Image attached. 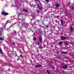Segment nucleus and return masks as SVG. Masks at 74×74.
Listing matches in <instances>:
<instances>
[{"label": "nucleus", "instance_id": "35", "mask_svg": "<svg viewBox=\"0 0 74 74\" xmlns=\"http://www.w3.org/2000/svg\"><path fill=\"white\" fill-rule=\"evenodd\" d=\"M67 14H66L65 15V16H67Z\"/></svg>", "mask_w": 74, "mask_h": 74}, {"label": "nucleus", "instance_id": "24", "mask_svg": "<svg viewBox=\"0 0 74 74\" xmlns=\"http://www.w3.org/2000/svg\"><path fill=\"white\" fill-rule=\"evenodd\" d=\"M51 47L52 48H53V45H51Z\"/></svg>", "mask_w": 74, "mask_h": 74}, {"label": "nucleus", "instance_id": "6", "mask_svg": "<svg viewBox=\"0 0 74 74\" xmlns=\"http://www.w3.org/2000/svg\"><path fill=\"white\" fill-rule=\"evenodd\" d=\"M37 6L38 8L40 10H42V7H40V6L39 5H37Z\"/></svg>", "mask_w": 74, "mask_h": 74}, {"label": "nucleus", "instance_id": "11", "mask_svg": "<svg viewBox=\"0 0 74 74\" xmlns=\"http://www.w3.org/2000/svg\"><path fill=\"white\" fill-rule=\"evenodd\" d=\"M23 11L24 12H28V10H27L26 9H23Z\"/></svg>", "mask_w": 74, "mask_h": 74}, {"label": "nucleus", "instance_id": "16", "mask_svg": "<svg viewBox=\"0 0 74 74\" xmlns=\"http://www.w3.org/2000/svg\"><path fill=\"white\" fill-rule=\"evenodd\" d=\"M0 53H3V51L1 48H0Z\"/></svg>", "mask_w": 74, "mask_h": 74}, {"label": "nucleus", "instance_id": "30", "mask_svg": "<svg viewBox=\"0 0 74 74\" xmlns=\"http://www.w3.org/2000/svg\"><path fill=\"white\" fill-rule=\"evenodd\" d=\"M72 9L73 10H74V7H72Z\"/></svg>", "mask_w": 74, "mask_h": 74}, {"label": "nucleus", "instance_id": "13", "mask_svg": "<svg viewBox=\"0 0 74 74\" xmlns=\"http://www.w3.org/2000/svg\"><path fill=\"white\" fill-rule=\"evenodd\" d=\"M69 42H64V44H65V45H66V46H67V45H69V44L68 43Z\"/></svg>", "mask_w": 74, "mask_h": 74}, {"label": "nucleus", "instance_id": "5", "mask_svg": "<svg viewBox=\"0 0 74 74\" xmlns=\"http://www.w3.org/2000/svg\"><path fill=\"white\" fill-rule=\"evenodd\" d=\"M68 67V66L67 65H66L65 66H64L63 67H62L61 68L62 69H65L66 70L67 68Z\"/></svg>", "mask_w": 74, "mask_h": 74}, {"label": "nucleus", "instance_id": "33", "mask_svg": "<svg viewBox=\"0 0 74 74\" xmlns=\"http://www.w3.org/2000/svg\"><path fill=\"white\" fill-rule=\"evenodd\" d=\"M0 28H1V30H3V28H1V27H0Z\"/></svg>", "mask_w": 74, "mask_h": 74}, {"label": "nucleus", "instance_id": "28", "mask_svg": "<svg viewBox=\"0 0 74 74\" xmlns=\"http://www.w3.org/2000/svg\"><path fill=\"white\" fill-rule=\"evenodd\" d=\"M47 73H49V71L47 70Z\"/></svg>", "mask_w": 74, "mask_h": 74}, {"label": "nucleus", "instance_id": "29", "mask_svg": "<svg viewBox=\"0 0 74 74\" xmlns=\"http://www.w3.org/2000/svg\"><path fill=\"white\" fill-rule=\"evenodd\" d=\"M20 57H22V55H20Z\"/></svg>", "mask_w": 74, "mask_h": 74}, {"label": "nucleus", "instance_id": "3", "mask_svg": "<svg viewBox=\"0 0 74 74\" xmlns=\"http://www.w3.org/2000/svg\"><path fill=\"white\" fill-rule=\"evenodd\" d=\"M39 39L40 43L42 44V37L40 36L39 38Z\"/></svg>", "mask_w": 74, "mask_h": 74}, {"label": "nucleus", "instance_id": "27", "mask_svg": "<svg viewBox=\"0 0 74 74\" xmlns=\"http://www.w3.org/2000/svg\"><path fill=\"white\" fill-rule=\"evenodd\" d=\"M7 31H9V30H10V29H9V28H8L7 29Z\"/></svg>", "mask_w": 74, "mask_h": 74}, {"label": "nucleus", "instance_id": "14", "mask_svg": "<svg viewBox=\"0 0 74 74\" xmlns=\"http://www.w3.org/2000/svg\"><path fill=\"white\" fill-rule=\"evenodd\" d=\"M61 25L62 26H63V21H61Z\"/></svg>", "mask_w": 74, "mask_h": 74}, {"label": "nucleus", "instance_id": "23", "mask_svg": "<svg viewBox=\"0 0 74 74\" xmlns=\"http://www.w3.org/2000/svg\"><path fill=\"white\" fill-rule=\"evenodd\" d=\"M46 1L47 3H48V2H49V0H46Z\"/></svg>", "mask_w": 74, "mask_h": 74}, {"label": "nucleus", "instance_id": "25", "mask_svg": "<svg viewBox=\"0 0 74 74\" xmlns=\"http://www.w3.org/2000/svg\"><path fill=\"white\" fill-rule=\"evenodd\" d=\"M48 26H48V25H46V27H48Z\"/></svg>", "mask_w": 74, "mask_h": 74}, {"label": "nucleus", "instance_id": "21", "mask_svg": "<svg viewBox=\"0 0 74 74\" xmlns=\"http://www.w3.org/2000/svg\"><path fill=\"white\" fill-rule=\"evenodd\" d=\"M58 59H60L61 58H60V56H58Z\"/></svg>", "mask_w": 74, "mask_h": 74}, {"label": "nucleus", "instance_id": "12", "mask_svg": "<svg viewBox=\"0 0 74 74\" xmlns=\"http://www.w3.org/2000/svg\"><path fill=\"white\" fill-rule=\"evenodd\" d=\"M74 30V28H73V26L71 27V32H73Z\"/></svg>", "mask_w": 74, "mask_h": 74}, {"label": "nucleus", "instance_id": "10", "mask_svg": "<svg viewBox=\"0 0 74 74\" xmlns=\"http://www.w3.org/2000/svg\"><path fill=\"white\" fill-rule=\"evenodd\" d=\"M62 54H67L68 53V51H66V52H64L62 51Z\"/></svg>", "mask_w": 74, "mask_h": 74}, {"label": "nucleus", "instance_id": "17", "mask_svg": "<svg viewBox=\"0 0 74 74\" xmlns=\"http://www.w3.org/2000/svg\"><path fill=\"white\" fill-rule=\"evenodd\" d=\"M33 40L34 41H36V40H37V38H36V37H34Z\"/></svg>", "mask_w": 74, "mask_h": 74}, {"label": "nucleus", "instance_id": "2", "mask_svg": "<svg viewBox=\"0 0 74 74\" xmlns=\"http://www.w3.org/2000/svg\"><path fill=\"white\" fill-rule=\"evenodd\" d=\"M61 40H67V38L66 37H65L64 36H61Z\"/></svg>", "mask_w": 74, "mask_h": 74}, {"label": "nucleus", "instance_id": "4", "mask_svg": "<svg viewBox=\"0 0 74 74\" xmlns=\"http://www.w3.org/2000/svg\"><path fill=\"white\" fill-rule=\"evenodd\" d=\"M1 14L2 15H4L5 16L8 15V13H6L4 12H2L1 13Z\"/></svg>", "mask_w": 74, "mask_h": 74}, {"label": "nucleus", "instance_id": "7", "mask_svg": "<svg viewBox=\"0 0 74 74\" xmlns=\"http://www.w3.org/2000/svg\"><path fill=\"white\" fill-rule=\"evenodd\" d=\"M42 67V65L40 64L37 65L35 66V67H36V68H38V67Z\"/></svg>", "mask_w": 74, "mask_h": 74}, {"label": "nucleus", "instance_id": "34", "mask_svg": "<svg viewBox=\"0 0 74 74\" xmlns=\"http://www.w3.org/2000/svg\"><path fill=\"white\" fill-rule=\"evenodd\" d=\"M62 47H60V48L62 49Z\"/></svg>", "mask_w": 74, "mask_h": 74}, {"label": "nucleus", "instance_id": "19", "mask_svg": "<svg viewBox=\"0 0 74 74\" xmlns=\"http://www.w3.org/2000/svg\"><path fill=\"white\" fill-rule=\"evenodd\" d=\"M39 49H42V48H43V47L42 46H39Z\"/></svg>", "mask_w": 74, "mask_h": 74}, {"label": "nucleus", "instance_id": "8", "mask_svg": "<svg viewBox=\"0 0 74 74\" xmlns=\"http://www.w3.org/2000/svg\"><path fill=\"white\" fill-rule=\"evenodd\" d=\"M56 8H59V7H60V4L58 3H56Z\"/></svg>", "mask_w": 74, "mask_h": 74}, {"label": "nucleus", "instance_id": "15", "mask_svg": "<svg viewBox=\"0 0 74 74\" xmlns=\"http://www.w3.org/2000/svg\"><path fill=\"white\" fill-rule=\"evenodd\" d=\"M16 24V23H14L12 25H11V27H13V26H14Z\"/></svg>", "mask_w": 74, "mask_h": 74}, {"label": "nucleus", "instance_id": "20", "mask_svg": "<svg viewBox=\"0 0 74 74\" xmlns=\"http://www.w3.org/2000/svg\"><path fill=\"white\" fill-rule=\"evenodd\" d=\"M36 1H37V2H38V3H40V0H36Z\"/></svg>", "mask_w": 74, "mask_h": 74}, {"label": "nucleus", "instance_id": "31", "mask_svg": "<svg viewBox=\"0 0 74 74\" xmlns=\"http://www.w3.org/2000/svg\"><path fill=\"white\" fill-rule=\"evenodd\" d=\"M14 33H16V31H14Z\"/></svg>", "mask_w": 74, "mask_h": 74}, {"label": "nucleus", "instance_id": "1", "mask_svg": "<svg viewBox=\"0 0 74 74\" xmlns=\"http://www.w3.org/2000/svg\"><path fill=\"white\" fill-rule=\"evenodd\" d=\"M0 40H4V39H2L1 38H4V36H2V32L1 31H0Z\"/></svg>", "mask_w": 74, "mask_h": 74}, {"label": "nucleus", "instance_id": "22", "mask_svg": "<svg viewBox=\"0 0 74 74\" xmlns=\"http://www.w3.org/2000/svg\"><path fill=\"white\" fill-rule=\"evenodd\" d=\"M37 44L38 45H40V42H38Z\"/></svg>", "mask_w": 74, "mask_h": 74}, {"label": "nucleus", "instance_id": "18", "mask_svg": "<svg viewBox=\"0 0 74 74\" xmlns=\"http://www.w3.org/2000/svg\"><path fill=\"white\" fill-rule=\"evenodd\" d=\"M9 22H10L9 21V20H8L7 21H6L5 25H7V23H9Z\"/></svg>", "mask_w": 74, "mask_h": 74}, {"label": "nucleus", "instance_id": "9", "mask_svg": "<svg viewBox=\"0 0 74 74\" xmlns=\"http://www.w3.org/2000/svg\"><path fill=\"white\" fill-rule=\"evenodd\" d=\"M63 44V42H58V44L59 45V46H60L61 45H62Z\"/></svg>", "mask_w": 74, "mask_h": 74}, {"label": "nucleus", "instance_id": "26", "mask_svg": "<svg viewBox=\"0 0 74 74\" xmlns=\"http://www.w3.org/2000/svg\"><path fill=\"white\" fill-rule=\"evenodd\" d=\"M59 17H60V16H57V18H59Z\"/></svg>", "mask_w": 74, "mask_h": 74}, {"label": "nucleus", "instance_id": "32", "mask_svg": "<svg viewBox=\"0 0 74 74\" xmlns=\"http://www.w3.org/2000/svg\"><path fill=\"white\" fill-rule=\"evenodd\" d=\"M12 44H15V42H14L13 43H12Z\"/></svg>", "mask_w": 74, "mask_h": 74}]
</instances>
